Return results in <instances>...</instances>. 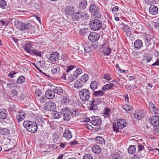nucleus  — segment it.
I'll use <instances>...</instances> for the list:
<instances>
[{
	"mask_svg": "<svg viewBox=\"0 0 159 159\" xmlns=\"http://www.w3.org/2000/svg\"><path fill=\"white\" fill-rule=\"evenodd\" d=\"M127 123L123 119H118L116 122H113L112 128L113 131L116 133L120 131V130L127 126Z\"/></svg>",
	"mask_w": 159,
	"mask_h": 159,
	"instance_id": "f257e3e1",
	"label": "nucleus"
},
{
	"mask_svg": "<svg viewBox=\"0 0 159 159\" xmlns=\"http://www.w3.org/2000/svg\"><path fill=\"white\" fill-rule=\"evenodd\" d=\"M23 125L28 131L32 133H34L37 131V124L34 121H24Z\"/></svg>",
	"mask_w": 159,
	"mask_h": 159,
	"instance_id": "f03ea898",
	"label": "nucleus"
},
{
	"mask_svg": "<svg viewBox=\"0 0 159 159\" xmlns=\"http://www.w3.org/2000/svg\"><path fill=\"white\" fill-rule=\"evenodd\" d=\"M89 24L90 27L94 31L99 30L102 27V22L98 19L90 21Z\"/></svg>",
	"mask_w": 159,
	"mask_h": 159,
	"instance_id": "7ed1b4c3",
	"label": "nucleus"
},
{
	"mask_svg": "<svg viewBox=\"0 0 159 159\" xmlns=\"http://www.w3.org/2000/svg\"><path fill=\"white\" fill-rule=\"evenodd\" d=\"M89 11L93 15L96 16L98 18H100L101 14L99 12V9L95 4H92L89 7Z\"/></svg>",
	"mask_w": 159,
	"mask_h": 159,
	"instance_id": "20e7f679",
	"label": "nucleus"
},
{
	"mask_svg": "<svg viewBox=\"0 0 159 159\" xmlns=\"http://www.w3.org/2000/svg\"><path fill=\"white\" fill-rule=\"evenodd\" d=\"M101 99L100 98L93 99L89 104V109L90 111H95L98 109V105L101 102Z\"/></svg>",
	"mask_w": 159,
	"mask_h": 159,
	"instance_id": "39448f33",
	"label": "nucleus"
},
{
	"mask_svg": "<svg viewBox=\"0 0 159 159\" xmlns=\"http://www.w3.org/2000/svg\"><path fill=\"white\" fill-rule=\"evenodd\" d=\"M90 93L87 89H83L79 92V96L83 101L88 100L90 97Z\"/></svg>",
	"mask_w": 159,
	"mask_h": 159,
	"instance_id": "423d86ee",
	"label": "nucleus"
},
{
	"mask_svg": "<svg viewBox=\"0 0 159 159\" xmlns=\"http://www.w3.org/2000/svg\"><path fill=\"white\" fill-rule=\"evenodd\" d=\"M35 122H36L37 125H38L40 126L41 127H43L44 126L46 123H47L48 125L51 127V123L47 121L39 115L37 116L36 117Z\"/></svg>",
	"mask_w": 159,
	"mask_h": 159,
	"instance_id": "0eeeda50",
	"label": "nucleus"
},
{
	"mask_svg": "<svg viewBox=\"0 0 159 159\" xmlns=\"http://www.w3.org/2000/svg\"><path fill=\"white\" fill-rule=\"evenodd\" d=\"M145 43L146 48V50L151 52L154 47V43L152 41V39L149 37L146 38L145 39Z\"/></svg>",
	"mask_w": 159,
	"mask_h": 159,
	"instance_id": "6e6552de",
	"label": "nucleus"
},
{
	"mask_svg": "<svg viewBox=\"0 0 159 159\" xmlns=\"http://www.w3.org/2000/svg\"><path fill=\"white\" fill-rule=\"evenodd\" d=\"M70 110L67 107H63L61 109V115L65 120L68 121L70 118Z\"/></svg>",
	"mask_w": 159,
	"mask_h": 159,
	"instance_id": "1a4fd4ad",
	"label": "nucleus"
},
{
	"mask_svg": "<svg viewBox=\"0 0 159 159\" xmlns=\"http://www.w3.org/2000/svg\"><path fill=\"white\" fill-rule=\"evenodd\" d=\"M100 36L94 32H91L88 36L89 39L92 43H95L99 39Z\"/></svg>",
	"mask_w": 159,
	"mask_h": 159,
	"instance_id": "9d476101",
	"label": "nucleus"
},
{
	"mask_svg": "<svg viewBox=\"0 0 159 159\" xmlns=\"http://www.w3.org/2000/svg\"><path fill=\"white\" fill-rule=\"evenodd\" d=\"M150 123L154 126L157 127L159 125V116H153L149 119Z\"/></svg>",
	"mask_w": 159,
	"mask_h": 159,
	"instance_id": "9b49d317",
	"label": "nucleus"
},
{
	"mask_svg": "<svg viewBox=\"0 0 159 159\" xmlns=\"http://www.w3.org/2000/svg\"><path fill=\"white\" fill-rule=\"evenodd\" d=\"M44 106L45 110L51 111H53L56 107L55 103L52 102H49L46 103L44 104Z\"/></svg>",
	"mask_w": 159,
	"mask_h": 159,
	"instance_id": "f8f14e48",
	"label": "nucleus"
},
{
	"mask_svg": "<svg viewBox=\"0 0 159 159\" xmlns=\"http://www.w3.org/2000/svg\"><path fill=\"white\" fill-rule=\"evenodd\" d=\"M25 113L22 111L19 110L16 115L18 122H20L23 120L25 119Z\"/></svg>",
	"mask_w": 159,
	"mask_h": 159,
	"instance_id": "ddd939ff",
	"label": "nucleus"
},
{
	"mask_svg": "<svg viewBox=\"0 0 159 159\" xmlns=\"http://www.w3.org/2000/svg\"><path fill=\"white\" fill-rule=\"evenodd\" d=\"M144 113L143 110H137L134 114V117L135 119L140 120L143 117Z\"/></svg>",
	"mask_w": 159,
	"mask_h": 159,
	"instance_id": "4468645a",
	"label": "nucleus"
},
{
	"mask_svg": "<svg viewBox=\"0 0 159 159\" xmlns=\"http://www.w3.org/2000/svg\"><path fill=\"white\" fill-rule=\"evenodd\" d=\"M46 97L50 99L54 98L55 96V93L54 91L52 90H48L45 92Z\"/></svg>",
	"mask_w": 159,
	"mask_h": 159,
	"instance_id": "2eb2a0df",
	"label": "nucleus"
},
{
	"mask_svg": "<svg viewBox=\"0 0 159 159\" xmlns=\"http://www.w3.org/2000/svg\"><path fill=\"white\" fill-rule=\"evenodd\" d=\"M59 57L58 53L57 52H53L50 55L49 60L55 62L57 61Z\"/></svg>",
	"mask_w": 159,
	"mask_h": 159,
	"instance_id": "dca6fc26",
	"label": "nucleus"
},
{
	"mask_svg": "<svg viewBox=\"0 0 159 159\" xmlns=\"http://www.w3.org/2000/svg\"><path fill=\"white\" fill-rule=\"evenodd\" d=\"M23 48L26 52L30 53L33 49V44L30 43H26L24 45Z\"/></svg>",
	"mask_w": 159,
	"mask_h": 159,
	"instance_id": "f3484780",
	"label": "nucleus"
},
{
	"mask_svg": "<svg viewBox=\"0 0 159 159\" xmlns=\"http://www.w3.org/2000/svg\"><path fill=\"white\" fill-rule=\"evenodd\" d=\"M90 123L93 125L98 126L101 124V121L99 117L94 116L93 117V120H91Z\"/></svg>",
	"mask_w": 159,
	"mask_h": 159,
	"instance_id": "a211bd4d",
	"label": "nucleus"
},
{
	"mask_svg": "<svg viewBox=\"0 0 159 159\" xmlns=\"http://www.w3.org/2000/svg\"><path fill=\"white\" fill-rule=\"evenodd\" d=\"M150 109L152 111L154 114L159 116V109H158L155 105L152 102H150L149 104Z\"/></svg>",
	"mask_w": 159,
	"mask_h": 159,
	"instance_id": "6ab92c4d",
	"label": "nucleus"
},
{
	"mask_svg": "<svg viewBox=\"0 0 159 159\" xmlns=\"http://www.w3.org/2000/svg\"><path fill=\"white\" fill-rule=\"evenodd\" d=\"M65 13L68 15H73L75 13V9L72 6H67L65 9Z\"/></svg>",
	"mask_w": 159,
	"mask_h": 159,
	"instance_id": "aec40b11",
	"label": "nucleus"
},
{
	"mask_svg": "<svg viewBox=\"0 0 159 159\" xmlns=\"http://www.w3.org/2000/svg\"><path fill=\"white\" fill-rule=\"evenodd\" d=\"M149 11L150 14L156 15L158 12V9L157 7L155 5H151L149 9Z\"/></svg>",
	"mask_w": 159,
	"mask_h": 159,
	"instance_id": "412c9836",
	"label": "nucleus"
},
{
	"mask_svg": "<svg viewBox=\"0 0 159 159\" xmlns=\"http://www.w3.org/2000/svg\"><path fill=\"white\" fill-rule=\"evenodd\" d=\"M55 93L58 95H61L65 93V91L62 88L60 87H57L54 89Z\"/></svg>",
	"mask_w": 159,
	"mask_h": 159,
	"instance_id": "4be33fe9",
	"label": "nucleus"
},
{
	"mask_svg": "<svg viewBox=\"0 0 159 159\" xmlns=\"http://www.w3.org/2000/svg\"><path fill=\"white\" fill-rule=\"evenodd\" d=\"M86 0H81L79 4V8L82 10L85 9L87 6Z\"/></svg>",
	"mask_w": 159,
	"mask_h": 159,
	"instance_id": "5701e85b",
	"label": "nucleus"
},
{
	"mask_svg": "<svg viewBox=\"0 0 159 159\" xmlns=\"http://www.w3.org/2000/svg\"><path fill=\"white\" fill-rule=\"evenodd\" d=\"M152 59L151 55L148 53H146L143 57V61L144 63H147L150 62Z\"/></svg>",
	"mask_w": 159,
	"mask_h": 159,
	"instance_id": "b1692460",
	"label": "nucleus"
},
{
	"mask_svg": "<svg viewBox=\"0 0 159 159\" xmlns=\"http://www.w3.org/2000/svg\"><path fill=\"white\" fill-rule=\"evenodd\" d=\"M143 45L142 41L139 39L135 40L134 43V47L137 49H139Z\"/></svg>",
	"mask_w": 159,
	"mask_h": 159,
	"instance_id": "393cba45",
	"label": "nucleus"
},
{
	"mask_svg": "<svg viewBox=\"0 0 159 159\" xmlns=\"http://www.w3.org/2000/svg\"><path fill=\"white\" fill-rule=\"evenodd\" d=\"M84 84L80 80H77L74 83V87L76 89H80L82 88L83 85Z\"/></svg>",
	"mask_w": 159,
	"mask_h": 159,
	"instance_id": "a878e982",
	"label": "nucleus"
},
{
	"mask_svg": "<svg viewBox=\"0 0 159 159\" xmlns=\"http://www.w3.org/2000/svg\"><path fill=\"white\" fill-rule=\"evenodd\" d=\"M63 137L66 139L69 140L72 137L71 132L68 130H65L63 134Z\"/></svg>",
	"mask_w": 159,
	"mask_h": 159,
	"instance_id": "bb28decb",
	"label": "nucleus"
},
{
	"mask_svg": "<svg viewBox=\"0 0 159 159\" xmlns=\"http://www.w3.org/2000/svg\"><path fill=\"white\" fill-rule=\"evenodd\" d=\"M7 111L3 109L0 111V119H5L7 117Z\"/></svg>",
	"mask_w": 159,
	"mask_h": 159,
	"instance_id": "cd10ccee",
	"label": "nucleus"
},
{
	"mask_svg": "<svg viewBox=\"0 0 159 159\" xmlns=\"http://www.w3.org/2000/svg\"><path fill=\"white\" fill-rule=\"evenodd\" d=\"M92 151L95 153H99L101 150L100 147L98 145L94 146L92 148Z\"/></svg>",
	"mask_w": 159,
	"mask_h": 159,
	"instance_id": "c85d7f7f",
	"label": "nucleus"
},
{
	"mask_svg": "<svg viewBox=\"0 0 159 159\" xmlns=\"http://www.w3.org/2000/svg\"><path fill=\"white\" fill-rule=\"evenodd\" d=\"M25 77L23 75L20 76L16 80L17 84H22L25 81Z\"/></svg>",
	"mask_w": 159,
	"mask_h": 159,
	"instance_id": "c756f323",
	"label": "nucleus"
},
{
	"mask_svg": "<svg viewBox=\"0 0 159 159\" xmlns=\"http://www.w3.org/2000/svg\"><path fill=\"white\" fill-rule=\"evenodd\" d=\"M61 102L64 104H68L69 102L68 96L65 95L62 96L61 98Z\"/></svg>",
	"mask_w": 159,
	"mask_h": 159,
	"instance_id": "7c9ffc66",
	"label": "nucleus"
},
{
	"mask_svg": "<svg viewBox=\"0 0 159 159\" xmlns=\"http://www.w3.org/2000/svg\"><path fill=\"white\" fill-rule=\"evenodd\" d=\"M113 86L114 84L112 83L109 84H107L102 87V89L104 91L111 89Z\"/></svg>",
	"mask_w": 159,
	"mask_h": 159,
	"instance_id": "2f4dec72",
	"label": "nucleus"
},
{
	"mask_svg": "<svg viewBox=\"0 0 159 159\" xmlns=\"http://www.w3.org/2000/svg\"><path fill=\"white\" fill-rule=\"evenodd\" d=\"M78 76L77 74L74 72L69 76V80L72 82L76 79Z\"/></svg>",
	"mask_w": 159,
	"mask_h": 159,
	"instance_id": "473e14b6",
	"label": "nucleus"
},
{
	"mask_svg": "<svg viewBox=\"0 0 159 159\" xmlns=\"http://www.w3.org/2000/svg\"><path fill=\"white\" fill-rule=\"evenodd\" d=\"M89 33L87 29L86 28H83L80 30V34L83 36H86Z\"/></svg>",
	"mask_w": 159,
	"mask_h": 159,
	"instance_id": "72a5a7b5",
	"label": "nucleus"
},
{
	"mask_svg": "<svg viewBox=\"0 0 159 159\" xmlns=\"http://www.w3.org/2000/svg\"><path fill=\"white\" fill-rule=\"evenodd\" d=\"M96 141L97 143L102 144L105 143L104 139L101 137L98 136L96 138Z\"/></svg>",
	"mask_w": 159,
	"mask_h": 159,
	"instance_id": "f704fd0d",
	"label": "nucleus"
},
{
	"mask_svg": "<svg viewBox=\"0 0 159 159\" xmlns=\"http://www.w3.org/2000/svg\"><path fill=\"white\" fill-rule=\"evenodd\" d=\"M7 6V2L4 0H0V8L3 10L5 9Z\"/></svg>",
	"mask_w": 159,
	"mask_h": 159,
	"instance_id": "c9c22d12",
	"label": "nucleus"
},
{
	"mask_svg": "<svg viewBox=\"0 0 159 159\" xmlns=\"http://www.w3.org/2000/svg\"><path fill=\"white\" fill-rule=\"evenodd\" d=\"M102 52L105 55H109L111 53V49L108 47L103 48Z\"/></svg>",
	"mask_w": 159,
	"mask_h": 159,
	"instance_id": "e433bc0d",
	"label": "nucleus"
},
{
	"mask_svg": "<svg viewBox=\"0 0 159 159\" xmlns=\"http://www.w3.org/2000/svg\"><path fill=\"white\" fill-rule=\"evenodd\" d=\"M52 114L54 119H58L61 116V113H60L57 111H53Z\"/></svg>",
	"mask_w": 159,
	"mask_h": 159,
	"instance_id": "4c0bfd02",
	"label": "nucleus"
},
{
	"mask_svg": "<svg viewBox=\"0 0 159 159\" xmlns=\"http://www.w3.org/2000/svg\"><path fill=\"white\" fill-rule=\"evenodd\" d=\"M30 54L32 55H34L36 56L41 57V52L35 49H33Z\"/></svg>",
	"mask_w": 159,
	"mask_h": 159,
	"instance_id": "58836bf2",
	"label": "nucleus"
},
{
	"mask_svg": "<svg viewBox=\"0 0 159 159\" xmlns=\"http://www.w3.org/2000/svg\"><path fill=\"white\" fill-rule=\"evenodd\" d=\"M89 79L88 75L86 74L83 75L80 79L84 84Z\"/></svg>",
	"mask_w": 159,
	"mask_h": 159,
	"instance_id": "ea45409f",
	"label": "nucleus"
},
{
	"mask_svg": "<svg viewBox=\"0 0 159 159\" xmlns=\"http://www.w3.org/2000/svg\"><path fill=\"white\" fill-rule=\"evenodd\" d=\"M111 111V110L110 109L106 107L104 110L103 114L107 116V117H108L110 116Z\"/></svg>",
	"mask_w": 159,
	"mask_h": 159,
	"instance_id": "a19ab883",
	"label": "nucleus"
},
{
	"mask_svg": "<svg viewBox=\"0 0 159 159\" xmlns=\"http://www.w3.org/2000/svg\"><path fill=\"white\" fill-rule=\"evenodd\" d=\"M136 150V147L134 145H131L128 149V152L129 153L132 154L134 153Z\"/></svg>",
	"mask_w": 159,
	"mask_h": 159,
	"instance_id": "79ce46f5",
	"label": "nucleus"
},
{
	"mask_svg": "<svg viewBox=\"0 0 159 159\" xmlns=\"http://www.w3.org/2000/svg\"><path fill=\"white\" fill-rule=\"evenodd\" d=\"M70 112L71 115L74 116H78L79 113V111L76 108L72 109Z\"/></svg>",
	"mask_w": 159,
	"mask_h": 159,
	"instance_id": "37998d69",
	"label": "nucleus"
},
{
	"mask_svg": "<svg viewBox=\"0 0 159 159\" xmlns=\"http://www.w3.org/2000/svg\"><path fill=\"white\" fill-rule=\"evenodd\" d=\"M98 85V84L97 82L95 81H94L91 83L90 87L93 90L97 88Z\"/></svg>",
	"mask_w": 159,
	"mask_h": 159,
	"instance_id": "c03bdc74",
	"label": "nucleus"
},
{
	"mask_svg": "<svg viewBox=\"0 0 159 159\" xmlns=\"http://www.w3.org/2000/svg\"><path fill=\"white\" fill-rule=\"evenodd\" d=\"M105 93L101 90L94 91L93 95L95 97L102 96L104 95Z\"/></svg>",
	"mask_w": 159,
	"mask_h": 159,
	"instance_id": "a18cd8bd",
	"label": "nucleus"
},
{
	"mask_svg": "<svg viewBox=\"0 0 159 159\" xmlns=\"http://www.w3.org/2000/svg\"><path fill=\"white\" fill-rule=\"evenodd\" d=\"M123 108L127 111L129 113L131 112L133 110L132 107L131 106L127 105H124Z\"/></svg>",
	"mask_w": 159,
	"mask_h": 159,
	"instance_id": "49530a36",
	"label": "nucleus"
},
{
	"mask_svg": "<svg viewBox=\"0 0 159 159\" xmlns=\"http://www.w3.org/2000/svg\"><path fill=\"white\" fill-rule=\"evenodd\" d=\"M60 71L59 67L56 66L53 67L51 70V71L53 74H54L57 73H59Z\"/></svg>",
	"mask_w": 159,
	"mask_h": 159,
	"instance_id": "de8ad7c7",
	"label": "nucleus"
},
{
	"mask_svg": "<svg viewBox=\"0 0 159 159\" xmlns=\"http://www.w3.org/2000/svg\"><path fill=\"white\" fill-rule=\"evenodd\" d=\"M124 31L126 33L127 36L128 37H130L131 35V32L129 30V29L128 26H125L124 28Z\"/></svg>",
	"mask_w": 159,
	"mask_h": 159,
	"instance_id": "09e8293b",
	"label": "nucleus"
},
{
	"mask_svg": "<svg viewBox=\"0 0 159 159\" xmlns=\"http://www.w3.org/2000/svg\"><path fill=\"white\" fill-rule=\"evenodd\" d=\"M81 19L82 20H85L89 18V15L86 12H82Z\"/></svg>",
	"mask_w": 159,
	"mask_h": 159,
	"instance_id": "8fccbe9b",
	"label": "nucleus"
},
{
	"mask_svg": "<svg viewBox=\"0 0 159 159\" xmlns=\"http://www.w3.org/2000/svg\"><path fill=\"white\" fill-rule=\"evenodd\" d=\"M0 132H2L3 135H7L9 134V130L7 128H3L1 129V130Z\"/></svg>",
	"mask_w": 159,
	"mask_h": 159,
	"instance_id": "3c124183",
	"label": "nucleus"
},
{
	"mask_svg": "<svg viewBox=\"0 0 159 159\" xmlns=\"http://www.w3.org/2000/svg\"><path fill=\"white\" fill-rule=\"evenodd\" d=\"M0 22L3 25L7 26L8 25L9 21L7 19H2L0 20Z\"/></svg>",
	"mask_w": 159,
	"mask_h": 159,
	"instance_id": "603ef678",
	"label": "nucleus"
},
{
	"mask_svg": "<svg viewBox=\"0 0 159 159\" xmlns=\"http://www.w3.org/2000/svg\"><path fill=\"white\" fill-rule=\"evenodd\" d=\"M83 159H93V156L90 154H85L83 157Z\"/></svg>",
	"mask_w": 159,
	"mask_h": 159,
	"instance_id": "864d4df0",
	"label": "nucleus"
},
{
	"mask_svg": "<svg viewBox=\"0 0 159 159\" xmlns=\"http://www.w3.org/2000/svg\"><path fill=\"white\" fill-rule=\"evenodd\" d=\"M22 30H24L27 28V25H26L25 23L21 22V25L19 28Z\"/></svg>",
	"mask_w": 159,
	"mask_h": 159,
	"instance_id": "5fc2aeb1",
	"label": "nucleus"
},
{
	"mask_svg": "<svg viewBox=\"0 0 159 159\" xmlns=\"http://www.w3.org/2000/svg\"><path fill=\"white\" fill-rule=\"evenodd\" d=\"M21 22L20 21L16 20L14 22V25L16 27L19 28L21 25Z\"/></svg>",
	"mask_w": 159,
	"mask_h": 159,
	"instance_id": "6e6d98bb",
	"label": "nucleus"
},
{
	"mask_svg": "<svg viewBox=\"0 0 159 159\" xmlns=\"http://www.w3.org/2000/svg\"><path fill=\"white\" fill-rule=\"evenodd\" d=\"M119 10V8L117 6H115L112 10V13L114 14H116Z\"/></svg>",
	"mask_w": 159,
	"mask_h": 159,
	"instance_id": "4d7b16f0",
	"label": "nucleus"
},
{
	"mask_svg": "<svg viewBox=\"0 0 159 159\" xmlns=\"http://www.w3.org/2000/svg\"><path fill=\"white\" fill-rule=\"evenodd\" d=\"M145 2L148 4H156L157 1L156 0H145Z\"/></svg>",
	"mask_w": 159,
	"mask_h": 159,
	"instance_id": "13d9d810",
	"label": "nucleus"
},
{
	"mask_svg": "<svg viewBox=\"0 0 159 159\" xmlns=\"http://www.w3.org/2000/svg\"><path fill=\"white\" fill-rule=\"evenodd\" d=\"M75 68V66L74 65H71L70 66H68L67 68L66 71V72L68 73Z\"/></svg>",
	"mask_w": 159,
	"mask_h": 159,
	"instance_id": "bf43d9fd",
	"label": "nucleus"
},
{
	"mask_svg": "<svg viewBox=\"0 0 159 159\" xmlns=\"http://www.w3.org/2000/svg\"><path fill=\"white\" fill-rule=\"evenodd\" d=\"M17 73H18V72H16L15 71H13L12 72L9 73L8 74V76L11 78H12L14 77V75Z\"/></svg>",
	"mask_w": 159,
	"mask_h": 159,
	"instance_id": "052dcab7",
	"label": "nucleus"
},
{
	"mask_svg": "<svg viewBox=\"0 0 159 159\" xmlns=\"http://www.w3.org/2000/svg\"><path fill=\"white\" fill-rule=\"evenodd\" d=\"M72 18L74 20H78L79 19L78 16L77 15V14L76 12L75 14H74L72 15Z\"/></svg>",
	"mask_w": 159,
	"mask_h": 159,
	"instance_id": "680f3d73",
	"label": "nucleus"
},
{
	"mask_svg": "<svg viewBox=\"0 0 159 159\" xmlns=\"http://www.w3.org/2000/svg\"><path fill=\"white\" fill-rule=\"evenodd\" d=\"M74 72H75L78 76H79L82 73V70L80 68H78Z\"/></svg>",
	"mask_w": 159,
	"mask_h": 159,
	"instance_id": "e2e57ef3",
	"label": "nucleus"
},
{
	"mask_svg": "<svg viewBox=\"0 0 159 159\" xmlns=\"http://www.w3.org/2000/svg\"><path fill=\"white\" fill-rule=\"evenodd\" d=\"M103 78L104 79H106L108 80H110L111 79L110 75L108 74H105L103 77Z\"/></svg>",
	"mask_w": 159,
	"mask_h": 159,
	"instance_id": "0e129e2a",
	"label": "nucleus"
},
{
	"mask_svg": "<svg viewBox=\"0 0 159 159\" xmlns=\"http://www.w3.org/2000/svg\"><path fill=\"white\" fill-rule=\"evenodd\" d=\"M138 151L139 152L144 150V145H142V144H139L138 146Z\"/></svg>",
	"mask_w": 159,
	"mask_h": 159,
	"instance_id": "69168bd1",
	"label": "nucleus"
},
{
	"mask_svg": "<svg viewBox=\"0 0 159 159\" xmlns=\"http://www.w3.org/2000/svg\"><path fill=\"white\" fill-rule=\"evenodd\" d=\"M154 28L157 31H159V23L158 22H155L154 24Z\"/></svg>",
	"mask_w": 159,
	"mask_h": 159,
	"instance_id": "338daca9",
	"label": "nucleus"
},
{
	"mask_svg": "<svg viewBox=\"0 0 159 159\" xmlns=\"http://www.w3.org/2000/svg\"><path fill=\"white\" fill-rule=\"evenodd\" d=\"M35 93L36 95L38 97L42 95V93L41 91L39 89L36 90Z\"/></svg>",
	"mask_w": 159,
	"mask_h": 159,
	"instance_id": "774afa93",
	"label": "nucleus"
}]
</instances>
